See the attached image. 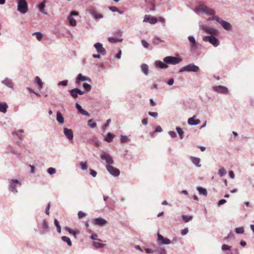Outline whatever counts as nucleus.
<instances>
[{
	"label": "nucleus",
	"mask_w": 254,
	"mask_h": 254,
	"mask_svg": "<svg viewBox=\"0 0 254 254\" xmlns=\"http://www.w3.org/2000/svg\"><path fill=\"white\" fill-rule=\"evenodd\" d=\"M230 248L231 247L226 244H224L222 246V250L223 251L229 250H230Z\"/></svg>",
	"instance_id": "52"
},
{
	"label": "nucleus",
	"mask_w": 254,
	"mask_h": 254,
	"mask_svg": "<svg viewBox=\"0 0 254 254\" xmlns=\"http://www.w3.org/2000/svg\"><path fill=\"white\" fill-rule=\"evenodd\" d=\"M162 131V129L161 127L158 126L157 127L155 130V132H161Z\"/></svg>",
	"instance_id": "63"
},
{
	"label": "nucleus",
	"mask_w": 254,
	"mask_h": 254,
	"mask_svg": "<svg viewBox=\"0 0 254 254\" xmlns=\"http://www.w3.org/2000/svg\"><path fill=\"white\" fill-rule=\"evenodd\" d=\"M121 140L122 142L125 143L128 141V138L126 136L122 135L121 137Z\"/></svg>",
	"instance_id": "48"
},
{
	"label": "nucleus",
	"mask_w": 254,
	"mask_h": 254,
	"mask_svg": "<svg viewBox=\"0 0 254 254\" xmlns=\"http://www.w3.org/2000/svg\"><path fill=\"white\" fill-rule=\"evenodd\" d=\"M189 232L188 228H185L182 230L181 234L182 235H186Z\"/></svg>",
	"instance_id": "57"
},
{
	"label": "nucleus",
	"mask_w": 254,
	"mask_h": 254,
	"mask_svg": "<svg viewBox=\"0 0 254 254\" xmlns=\"http://www.w3.org/2000/svg\"><path fill=\"white\" fill-rule=\"evenodd\" d=\"M62 240L64 242L67 243L68 246H71L72 245V243L69 238L66 236H63L62 237Z\"/></svg>",
	"instance_id": "33"
},
{
	"label": "nucleus",
	"mask_w": 254,
	"mask_h": 254,
	"mask_svg": "<svg viewBox=\"0 0 254 254\" xmlns=\"http://www.w3.org/2000/svg\"><path fill=\"white\" fill-rule=\"evenodd\" d=\"M190 160H191L192 163L196 166H200V164H199L200 160L199 158L195 157H190Z\"/></svg>",
	"instance_id": "22"
},
{
	"label": "nucleus",
	"mask_w": 254,
	"mask_h": 254,
	"mask_svg": "<svg viewBox=\"0 0 254 254\" xmlns=\"http://www.w3.org/2000/svg\"><path fill=\"white\" fill-rule=\"evenodd\" d=\"M68 19L69 20L70 25H71L72 26H75L76 25V20L71 16H69L68 17Z\"/></svg>",
	"instance_id": "32"
},
{
	"label": "nucleus",
	"mask_w": 254,
	"mask_h": 254,
	"mask_svg": "<svg viewBox=\"0 0 254 254\" xmlns=\"http://www.w3.org/2000/svg\"><path fill=\"white\" fill-rule=\"evenodd\" d=\"M196 116L194 115L192 118L188 119V123L190 125L193 126L197 125L200 124V121L198 119H196Z\"/></svg>",
	"instance_id": "15"
},
{
	"label": "nucleus",
	"mask_w": 254,
	"mask_h": 254,
	"mask_svg": "<svg viewBox=\"0 0 254 254\" xmlns=\"http://www.w3.org/2000/svg\"><path fill=\"white\" fill-rule=\"evenodd\" d=\"M67 84V80H63L58 83L59 86H66Z\"/></svg>",
	"instance_id": "50"
},
{
	"label": "nucleus",
	"mask_w": 254,
	"mask_h": 254,
	"mask_svg": "<svg viewBox=\"0 0 254 254\" xmlns=\"http://www.w3.org/2000/svg\"><path fill=\"white\" fill-rule=\"evenodd\" d=\"M18 10L22 13H25L28 10L27 3L25 0H19Z\"/></svg>",
	"instance_id": "3"
},
{
	"label": "nucleus",
	"mask_w": 254,
	"mask_h": 254,
	"mask_svg": "<svg viewBox=\"0 0 254 254\" xmlns=\"http://www.w3.org/2000/svg\"><path fill=\"white\" fill-rule=\"evenodd\" d=\"M109 9L113 12H116V11H118V8L115 6H110V7H109Z\"/></svg>",
	"instance_id": "59"
},
{
	"label": "nucleus",
	"mask_w": 254,
	"mask_h": 254,
	"mask_svg": "<svg viewBox=\"0 0 254 254\" xmlns=\"http://www.w3.org/2000/svg\"><path fill=\"white\" fill-rule=\"evenodd\" d=\"M48 172L51 175L54 174L55 173H56V169L52 167L49 168L48 169Z\"/></svg>",
	"instance_id": "44"
},
{
	"label": "nucleus",
	"mask_w": 254,
	"mask_h": 254,
	"mask_svg": "<svg viewBox=\"0 0 254 254\" xmlns=\"http://www.w3.org/2000/svg\"><path fill=\"white\" fill-rule=\"evenodd\" d=\"M43 228L44 229H47L48 228V224L46 220H44L42 224Z\"/></svg>",
	"instance_id": "49"
},
{
	"label": "nucleus",
	"mask_w": 254,
	"mask_h": 254,
	"mask_svg": "<svg viewBox=\"0 0 254 254\" xmlns=\"http://www.w3.org/2000/svg\"><path fill=\"white\" fill-rule=\"evenodd\" d=\"M108 40L110 42H111V43H116V42L119 41V40L117 39L113 38V37H109L108 38Z\"/></svg>",
	"instance_id": "53"
},
{
	"label": "nucleus",
	"mask_w": 254,
	"mask_h": 254,
	"mask_svg": "<svg viewBox=\"0 0 254 254\" xmlns=\"http://www.w3.org/2000/svg\"><path fill=\"white\" fill-rule=\"evenodd\" d=\"M80 113L83 115L87 116L88 117L90 116V114L85 110H82L80 112Z\"/></svg>",
	"instance_id": "55"
},
{
	"label": "nucleus",
	"mask_w": 254,
	"mask_h": 254,
	"mask_svg": "<svg viewBox=\"0 0 254 254\" xmlns=\"http://www.w3.org/2000/svg\"><path fill=\"white\" fill-rule=\"evenodd\" d=\"M195 11H201L208 15H214L215 11L203 4H199L196 8Z\"/></svg>",
	"instance_id": "1"
},
{
	"label": "nucleus",
	"mask_w": 254,
	"mask_h": 254,
	"mask_svg": "<svg viewBox=\"0 0 254 254\" xmlns=\"http://www.w3.org/2000/svg\"><path fill=\"white\" fill-rule=\"evenodd\" d=\"M89 13L96 19H99L103 18V16L102 14L98 12V11L94 8H90L89 9Z\"/></svg>",
	"instance_id": "9"
},
{
	"label": "nucleus",
	"mask_w": 254,
	"mask_h": 254,
	"mask_svg": "<svg viewBox=\"0 0 254 254\" xmlns=\"http://www.w3.org/2000/svg\"><path fill=\"white\" fill-rule=\"evenodd\" d=\"M69 92L70 93V95H71V96L73 98H76L77 97V96H78V93H77V92H76V91L75 90V88L70 90Z\"/></svg>",
	"instance_id": "36"
},
{
	"label": "nucleus",
	"mask_w": 254,
	"mask_h": 254,
	"mask_svg": "<svg viewBox=\"0 0 254 254\" xmlns=\"http://www.w3.org/2000/svg\"><path fill=\"white\" fill-rule=\"evenodd\" d=\"M235 231L237 234H243L244 232V228L243 227L236 228Z\"/></svg>",
	"instance_id": "43"
},
{
	"label": "nucleus",
	"mask_w": 254,
	"mask_h": 254,
	"mask_svg": "<svg viewBox=\"0 0 254 254\" xmlns=\"http://www.w3.org/2000/svg\"><path fill=\"white\" fill-rule=\"evenodd\" d=\"M107 221L101 218H97L93 220V223L95 225L102 226L107 223Z\"/></svg>",
	"instance_id": "17"
},
{
	"label": "nucleus",
	"mask_w": 254,
	"mask_h": 254,
	"mask_svg": "<svg viewBox=\"0 0 254 254\" xmlns=\"http://www.w3.org/2000/svg\"><path fill=\"white\" fill-rule=\"evenodd\" d=\"M76 92H77L78 94L79 95H83L84 94V92L81 91V90L79 89L78 88H75Z\"/></svg>",
	"instance_id": "62"
},
{
	"label": "nucleus",
	"mask_w": 254,
	"mask_h": 254,
	"mask_svg": "<svg viewBox=\"0 0 254 254\" xmlns=\"http://www.w3.org/2000/svg\"><path fill=\"white\" fill-rule=\"evenodd\" d=\"M65 229L70 233L72 235H73L75 237L76 236V234H77V232L75 231H74L73 230L70 229V228L68 227H66Z\"/></svg>",
	"instance_id": "45"
},
{
	"label": "nucleus",
	"mask_w": 254,
	"mask_h": 254,
	"mask_svg": "<svg viewBox=\"0 0 254 254\" xmlns=\"http://www.w3.org/2000/svg\"><path fill=\"white\" fill-rule=\"evenodd\" d=\"M57 120L58 122L62 124L64 122V119L60 112L58 111L57 113Z\"/></svg>",
	"instance_id": "23"
},
{
	"label": "nucleus",
	"mask_w": 254,
	"mask_h": 254,
	"mask_svg": "<svg viewBox=\"0 0 254 254\" xmlns=\"http://www.w3.org/2000/svg\"><path fill=\"white\" fill-rule=\"evenodd\" d=\"M213 90L218 93L222 94H228L229 92L227 88L221 85L213 87Z\"/></svg>",
	"instance_id": "10"
},
{
	"label": "nucleus",
	"mask_w": 254,
	"mask_h": 254,
	"mask_svg": "<svg viewBox=\"0 0 254 254\" xmlns=\"http://www.w3.org/2000/svg\"><path fill=\"white\" fill-rule=\"evenodd\" d=\"M145 251L147 254L152 253H154V250H152L151 249L146 248L145 249Z\"/></svg>",
	"instance_id": "58"
},
{
	"label": "nucleus",
	"mask_w": 254,
	"mask_h": 254,
	"mask_svg": "<svg viewBox=\"0 0 254 254\" xmlns=\"http://www.w3.org/2000/svg\"><path fill=\"white\" fill-rule=\"evenodd\" d=\"M199 70V67L193 64H188L182 68L180 72L184 71L197 72Z\"/></svg>",
	"instance_id": "4"
},
{
	"label": "nucleus",
	"mask_w": 254,
	"mask_h": 254,
	"mask_svg": "<svg viewBox=\"0 0 254 254\" xmlns=\"http://www.w3.org/2000/svg\"><path fill=\"white\" fill-rule=\"evenodd\" d=\"M101 158L102 160H105L106 162L108 164V165L114 164V160H113L112 157L110 155V154L106 152H103L101 154Z\"/></svg>",
	"instance_id": "7"
},
{
	"label": "nucleus",
	"mask_w": 254,
	"mask_h": 254,
	"mask_svg": "<svg viewBox=\"0 0 254 254\" xmlns=\"http://www.w3.org/2000/svg\"><path fill=\"white\" fill-rule=\"evenodd\" d=\"M106 169L111 174L115 177H117L120 175V170L110 165H106Z\"/></svg>",
	"instance_id": "6"
},
{
	"label": "nucleus",
	"mask_w": 254,
	"mask_h": 254,
	"mask_svg": "<svg viewBox=\"0 0 254 254\" xmlns=\"http://www.w3.org/2000/svg\"><path fill=\"white\" fill-rule=\"evenodd\" d=\"M226 174V171L224 168H221L219 170L218 174L220 177H222Z\"/></svg>",
	"instance_id": "38"
},
{
	"label": "nucleus",
	"mask_w": 254,
	"mask_h": 254,
	"mask_svg": "<svg viewBox=\"0 0 254 254\" xmlns=\"http://www.w3.org/2000/svg\"><path fill=\"white\" fill-rule=\"evenodd\" d=\"M83 87L87 91H89L91 89V86L87 83L83 84Z\"/></svg>",
	"instance_id": "40"
},
{
	"label": "nucleus",
	"mask_w": 254,
	"mask_h": 254,
	"mask_svg": "<svg viewBox=\"0 0 254 254\" xmlns=\"http://www.w3.org/2000/svg\"><path fill=\"white\" fill-rule=\"evenodd\" d=\"M190 43L191 47H194L196 46V42L194 38L192 36H190L188 37Z\"/></svg>",
	"instance_id": "28"
},
{
	"label": "nucleus",
	"mask_w": 254,
	"mask_h": 254,
	"mask_svg": "<svg viewBox=\"0 0 254 254\" xmlns=\"http://www.w3.org/2000/svg\"><path fill=\"white\" fill-rule=\"evenodd\" d=\"M201 28L202 30L204 31L207 33L211 35H216L217 33V30L211 27L207 26H201Z\"/></svg>",
	"instance_id": "12"
},
{
	"label": "nucleus",
	"mask_w": 254,
	"mask_h": 254,
	"mask_svg": "<svg viewBox=\"0 0 254 254\" xmlns=\"http://www.w3.org/2000/svg\"><path fill=\"white\" fill-rule=\"evenodd\" d=\"M35 82L39 86V89H41L43 87V82L39 76H36L35 78Z\"/></svg>",
	"instance_id": "27"
},
{
	"label": "nucleus",
	"mask_w": 254,
	"mask_h": 254,
	"mask_svg": "<svg viewBox=\"0 0 254 254\" xmlns=\"http://www.w3.org/2000/svg\"><path fill=\"white\" fill-rule=\"evenodd\" d=\"M88 126L91 128H94L96 127L97 124L93 119H90L88 121Z\"/></svg>",
	"instance_id": "34"
},
{
	"label": "nucleus",
	"mask_w": 254,
	"mask_h": 254,
	"mask_svg": "<svg viewBox=\"0 0 254 254\" xmlns=\"http://www.w3.org/2000/svg\"><path fill=\"white\" fill-rule=\"evenodd\" d=\"M197 190L199 193L200 194H202V195H203L204 196H206L207 195V191H206V190L203 188H201V187H198L197 188Z\"/></svg>",
	"instance_id": "31"
},
{
	"label": "nucleus",
	"mask_w": 254,
	"mask_h": 254,
	"mask_svg": "<svg viewBox=\"0 0 254 254\" xmlns=\"http://www.w3.org/2000/svg\"><path fill=\"white\" fill-rule=\"evenodd\" d=\"M2 83L10 88H13V84L12 82L8 78H5L4 79Z\"/></svg>",
	"instance_id": "19"
},
{
	"label": "nucleus",
	"mask_w": 254,
	"mask_h": 254,
	"mask_svg": "<svg viewBox=\"0 0 254 254\" xmlns=\"http://www.w3.org/2000/svg\"><path fill=\"white\" fill-rule=\"evenodd\" d=\"M141 70L142 72L145 74L147 75L148 73V66L146 64H142L141 65Z\"/></svg>",
	"instance_id": "30"
},
{
	"label": "nucleus",
	"mask_w": 254,
	"mask_h": 254,
	"mask_svg": "<svg viewBox=\"0 0 254 254\" xmlns=\"http://www.w3.org/2000/svg\"><path fill=\"white\" fill-rule=\"evenodd\" d=\"M169 133L172 137H175L176 136V132L173 131H169Z\"/></svg>",
	"instance_id": "61"
},
{
	"label": "nucleus",
	"mask_w": 254,
	"mask_h": 254,
	"mask_svg": "<svg viewBox=\"0 0 254 254\" xmlns=\"http://www.w3.org/2000/svg\"><path fill=\"white\" fill-rule=\"evenodd\" d=\"M143 22H149L150 24H154L157 22V19L150 15H145L143 19Z\"/></svg>",
	"instance_id": "11"
},
{
	"label": "nucleus",
	"mask_w": 254,
	"mask_h": 254,
	"mask_svg": "<svg viewBox=\"0 0 254 254\" xmlns=\"http://www.w3.org/2000/svg\"><path fill=\"white\" fill-rule=\"evenodd\" d=\"M220 23L225 29L227 30L231 29V25L229 23L224 20H221Z\"/></svg>",
	"instance_id": "20"
},
{
	"label": "nucleus",
	"mask_w": 254,
	"mask_h": 254,
	"mask_svg": "<svg viewBox=\"0 0 254 254\" xmlns=\"http://www.w3.org/2000/svg\"><path fill=\"white\" fill-rule=\"evenodd\" d=\"M46 0H44L42 3L39 5V8L40 11L45 14H47V13L45 11L44 8L45 7Z\"/></svg>",
	"instance_id": "26"
},
{
	"label": "nucleus",
	"mask_w": 254,
	"mask_h": 254,
	"mask_svg": "<svg viewBox=\"0 0 254 254\" xmlns=\"http://www.w3.org/2000/svg\"><path fill=\"white\" fill-rule=\"evenodd\" d=\"M85 213L83 212L80 211L78 212V217L79 219H81L85 216Z\"/></svg>",
	"instance_id": "47"
},
{
	"label": "nucleus",
	"mask_w": 254,
	"mask_h": 254,
	"mask_svg": "<svg viewBox=\"0 0 254 254\" xmlns=\"http://www.w3.org/2000/svg\"><path fill=\"white\" fill-rule=\"evenodd\" d=\"M142 123L144 125H147L148 123V119L147 118H144L142 120Z\"/></svg>",
	"instance_id": "64"
},
{
	"label": "nucleus",
	"mask_w": 254,
	"mask_h": 254,
	"mask_svg": "<svg viewBox=\"0 0 254 254\" xmlns=\"http://www.w3.org/2000/svg\"><path fill=\"white\" fill-rule=\"evenodd\" d=\"M204 41H209L214 46L216 47L219 45V41L213 36H204L203 38Z\"/></svg>",
	"instance_id": "5"
},
{
	"label": "nucleus",
	"mask_w": 254,
	"mask_h": 254,
	"mask_svg": "<svg viewBox=\"0 0 254 254\" xmlns=\"http://www.w3.org/2000/svg\"><path fill=\"white\" fill-rule=\"evenodd\" d=\"M182 218L184 221H185L186 222H188L192 219V217L190 216H186V215H183L182 216Z\"/></svg>",
	"instance_id": "39"
},
{
	"label": "nucleus",
	"mask_w": 254,
	"mask_h": 254,
	"mask_svg": "<svg viewBox=\"0 0 254 254\" xmlns=\"http://www.w3.org/2000/svg\"><path fill=\"white\" fill-rule=\"evenodd\" d=\"M154 253H156V254H165L166 253V251L165 249L161 248H157L154 250Z\"/></svg>",
	"instance_id": "29"
},
{
	"label": "nucleus",
	"mask_w": 254,
	"mask_h": 254,
	"mask_svg": "<svg viewBox=\"0 0 254 254\" xmlns=\"http://www.w3.org/2000/svg\"><path fill=\"white\" fill-rule=\"evenodd\" d=\"M115 135L112 133L109 132L107 134V137H105V140L108 142H111L112 141L113 138L115 137Z\"/></svg>",
	"instance_id": "25"
},
{
	"label": "nucleus",
	"mask_w": 254,
	"mask_h": 254,
	"mask_svg": "<svg viewBox=\"0 0 254 254\" xmlns=\"http://www.w3.org/2000/svg\"><path fill=\"white\" fill-rule=\"evenodd\" d=\"M226 202V200L225 199H221L218 202V206H220L221 205H222L223 204H224Z\"/></svg>",
	"instance_id": "60"
},
{
	"label": "nucleus",
	"mask_w": 254,
	"mask_h": 254,
	"mask_svg": "<svg viewBox=\"0 0 254 254\" xmlns=\"http://www.w3.org/2000/svg\"><path fill=\"white\" fill-rule=\"evenodd\" d=\"M80 165L81 166V168L83 170H87L88 168V166L87 165L86 162H81L80 163Z\"/></svg>",
	"instance_id": "41"
},
{
	"label": "nucleus",
	"mask_w": 254,
	"mask_h": 254,
	"mask_svg": "<svg viewBox=\"0 0 254 254\" xmlns=\"http://www.w3.org/2000/svg\"><path fill=\"white\" fill-rule=\"evenodd\" d=\"M93 245L97 248H102L104 246V245L102 243H100L99 242H96L93 243Z\"/></svg>",
	"instance_id": "42"
},
{
	"label": "nucleus",
	"mask_w": 254,
	"mask_h": 254,
	"mask_svg": "<svg viewBox=\"0 0 254 254\" xmlns=\"http://www.w3.org/2000/svg\"><path fill=\"white\" fill-rule=\"evenodd\" d=\"M208 20H215L219 22V23H220V21L221 20L219 17L216 16H214L212 18H209Z\"/></svg>",
	"instance_id": "46"
},
{
	"label": "nucleus",
	"mask_w": 254,
	"mask_h": 254,
	"mask_svg": "<svg viewBox=\"0 0 254 254\" xmlns=\"http://www.w3.org/2000/svg\"><path fill=\"white\" fill-rule=\"evenodd\" d=\"M141 43H142V44L143 46L144 47H145V48H148V47H149V44H148V43H147L145 40H142L141 41Z\"/></svg>",
	"instance_id": "51"
},
{
	"label": "nucleus",
	"mask_w": 254,
	"mask_h": 254,
	"mask_svg": "<svg viewBox=\"0 0 254 254\" xmlns=\"http://www.w3.org/2000/svg\"><path fill=\"white\" fill-rule=\"evenodd\" d=\"M91 81L90 79L87 77L83 76L82 74L80 73L78 75L76 78V82L78 83L79 81Z\"/></svg>",
	"instance_id": "18"
},
{
	"label": "nucleus",
	"mask_w": 254,
	"mask_h": 254,
	"mask_svg": "<svg viewBox=\"0 0 254 254\" xmlns=\"http://www.w3.org/2000/svg\"><path fill=\"white\" fill-rule=\"evenodd\" d=\"M158 240L160 245L169 244L171 243L170 240L164 238L161 235L158 234Z\"/></svg>",
	"instance_id": "14"
},
{
	"label": "nucleus",
	"mask_w": 254,
	"mask_h": 254,
	"mask_svg": "<svg viewBox=\"0 0 254 254\" xmlns=\"http://www.w3.org/2000/svg\"><path fill=\"white\" fill-rule=\"evenodd\" d=\"M90 174L93 177H95L97 175V173L95 171L91 169L90 170Z\"/></svg>",
	"instance_id": "56"
},
{
	"label": "nucleus",
	"mask_w": 254,
	"mask_h": 254,
	"mask_svg": "<svg viewBox=\"0 0 254 254\" xmlns=\"http://www.w3.org/2000/svg\"><path fill=\"white\" fill-rule=\"evenodd\" d=\"M64 132L68 140H71L73 139V131L71 129L64 128Z\"/></svg>",
	"instance_id": "16"
},
{
	"label": "nucleus",
	"mask_w": 254,
	"mask_h": 254,
	"mask_svg": "<svg viewBox=\"0 0 254 254\" xmlns=\"http://www.w3.org/2000/svg\"><path fill=\"white\" fill-rule=\"evenodd\" d=\"M33 35H35L36 37V38L39 41H40L42 40V39L43 37V34L39 32H35L33 34Z\"/></svg>",
	"instance_id": "35"
},
{
	"label": "nucleus",
	"mask_w": 254,
	"mask_h": 254,
	"mask_svg": "<svg viewBox=\"0 0 254 254\" xmlns=\"http://www.w3.org/2000/svg\"><path fill=\"white\" fill-rule=\"evenodd\" d=\"M148 114L153 117L156 118L158 116V113L157 112H149Z\"/></svg>",
	"instance_id": "54"
},
{
	"label": "nucleus",
	"mask_w": 254,
	"mask_h": 254,
	"mask_svg": "<svg viewBox=\"0 0 254 254\" xmlns=\"http://www.w3.org/2000/svg\"><path fill=\"white\" fill-rule=\"evenodd\" d=\"M176 130L180 136V137L181 139H182L184 137V132L182 130V129L179 127H176Z\"/></svg>",
	"instance_id": "37"
},
{
	"label": "nucleus",
	"mask_w": 254,
	"mask_h": 254,
	"mask_svg": "<svg viewBox=\"0 0 254 254\" xmlns=\"http://www.w3.org/2000/svg\"><path fill=\"white\" fill-rule=\"evenodd\" d=\"M8 106L5 103H0V111L5 113L7 111Z\"/></svg>",
	"instance_id": "24"
},
{
	"label": "nucleus",
	"mask_w": 254,
	"mask_h": 254,
	"mask_svg": "<svg viewBox=\"0 0 254 254\" xmlns=\"http://www.w3.org/2000/svg\"><path fill=\"white\" fill-rule=\"evenodd\" d=\"M94 47L96 48L98 53L101 54L102 55H104L106 54V50L103 47L102 45L100 43H97L94 45Z\"/></svg>",
	"instance_id": "13"
},
{
	"label": "nucleus",
	"mask_w": 254,
	"mask_h": 254,
	"mask_svg": "<svg viewBox=\"0 0 254 254\" xmlns=\"http://www.w3.org/2000/svg\"><path fill=\"white\" fill-rule=\"evenodd\" d=\"M163 61L167 64H177L181 61V59L177 57L168 56L164 59Z\"/></svg>",
	"instance_id": "2"
},
{
	"label": "nucleus",
	"mask_w": 254,
	"mask_h": 254,
	"mask_svg": "<svg viewBox=\"0 0 254 254\" xmlns=\"http://www.w3.org/2000/svg\"><path fill=\"white\" fill-rule=\"evenodd\" d=\"M155 65L156 67L160 68H167L168 67L166 64L163 63L160 61H156Z\"/></svg>",
	"instance_id": "21"
},
{
	"label": "nucleus",
	"mask_w": 254,
	"mask_h": 254,
	"mask_svg": "<svg viewBox=\"0 0 254 254\" xmlns=\"http://www.w3.org/2000/svg\"><path fill=\"white\" fill-rule=\"evenodd\" d=\"M10 189L13 192H17L16 185L18 184L21 186V183L16 179L11 180L10 181Z\"/></svg>",
	"instance_id": "8"
}]
</instances>
